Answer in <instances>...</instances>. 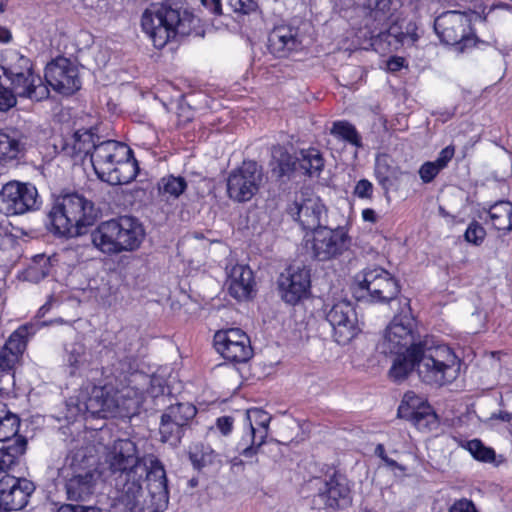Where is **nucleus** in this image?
<instances>
[{"instance_id": "1", "label": "nucleus", "mask_w": 512, "mask_h": 512, "mask_svg": "<svg viewBox=\"0 0 512 512\" xmlns=\"http://www.w3.org/2000/svg\"><path fill=\"white\" fill-rule=\"evenodd\" d=\"M105 464L131 512H161L169 502L164 465L155 455H139L136 443L117 439L107 447Z\"/></svg>"}, {"instance_id": "2", "label": "nucleus", "mask_w": 512, "mask_h": 512, "mask_svg": "<svg viewBox=\"0 0 512 512\" xmlns=\"http://www.w3.org/2000/svg\"><path fill=\"white\" fill-rule=\"evenodd\" d=\"M80 412L98 414L108 412L119 416H130L136 412L140 404L138 391L130 386L114 389L111 383L95 384L85 382L77 398Z\"/></svg>"}, {"instance_id": "3", "label": "nucleus", "mask_w": 512, "mask_h": 512, "mask_svg": "<svg viewBox=\"0 0 512 512\" xmlns=\"http://www.w3.org/2000/svg\"><path fill=\"white\" fill-rule=\"evenodd\" d=\"M90 163L96 176L110 185L130 183L139 170L131 148L115 140L99 142L91 154Z\"/></svg>"}, {"instance_id": "4", "label": "nucleus", "mask_w": 512, "mask_h": 512, "mask_svg": "<svg viewBox=\"0 0 512 512\" xmlns=\"http://www.w3.org/2000/svg\"><path fill=\"white\" fill-rule=\"evenodd\" d=\"M145 236L144 226L132 216L101 222L90 235L93 246L109 256L138 250Z\"/></svg>"}, {"instance_id": "5", "label": "nucleus", "mask_w": 512, "mask_h": 512, "mask_svg": "<svg viewBox=\"0 0 512 512\" xmlns=\"http://www.w3.org/2000/svg\"><path fill=\"white\" fill-rule=\"evenodd\" d=\"M97 213L94 204L78 193L59 197L48 214L50 230L63 237H74L92 225Z\"/></svg>"}, {"instance_id": "6", "label": "nucleus", "mask_w": 512, "mask_h": 512, "mask_svg": "<svg viewBox=\"0 0 512 512\" xmlns=\"http://www.w3.org/2000/svg\"><path fill=\"white\" fill-rule=\"evenodd\" d=\"M418 353V375L424 383L443 386L457 378L460 361L449 346L425 338L419 342Z\"/></svg>"}, {"instance_id": "7", "label": "nucleus", "mask_w": 512, "mask_h": 512, "mask_svg": "<svg viewBox=\"0 0 512 512\" xmlns=\"http://www.w3.org/2000/svg\"><path fill=\"white\" fill-rule=\"evenodd\" d=\"M90 460L83 450L70 451L58 469L68 500L86 501L94 494L98 477Z\"/></svg>"}, {"instance_id": "8", "label": "nucleus", "mask_w": 512, "mask_h": 512, "mask_svg": "<svg viewBox=\"0 0 512 512\" xmlns=\"http://www.w3.org/2000/svg\"><path fill=\"white\" fill-rule=\"evenodd\" d=\"M141 28L157 49L165 47L178 34L188 32L180 11L160 3H152L143 11Z\"/></svg>"}, {"instance_id": "9", "label": "nucleus", "mask_w": 512, "mask_h": 512, "mask_svg": "<svg viewBox=\"0 0 512 512\" xmlns=\"http://www.w3.org/2000/svg\"><path fill=\"white\" fill-rule=\"evenodd\" d=\"M434 29L443 43L455 46L461 52L475 45L471 16L466 12L442 13L435 19Z\"/></svg>"}, {"instance_id": "10", "label": "nucleus", "mask_w": 512, "mask_h": 512, "mask_svg": "<svg viewBox=\"0 0 512 512\" xmlns=\"http://www.w3.org/2000/svg\"><path fill=\"white\" fill-rule=\"evenodd\" d=\"M351 245V238L343 227L324 226L305 237L306 249L318 261H329L343 255Z\"/></svg>"}, {"instance_id": "11", "label": "nucleus", "mask_w": 512, "mask_h": 512, "mask_svg": "<svg viewBox=\"0 0 512 512\" xmlns=\"http://www.w3.org/2000/svg\"><path fill=\"white\" fill-rule=\"evenodd\" d=\"M355 283L361 291V297L367 295L375 302H389L400 291L396 279L387 270L377 266L359 272L355 276Z\"/></svg>"}, {"instance_id": "12", "label": "nucleus", "mask_w": 512, "mask_h": 512, "mask_svg": "<svg viewBox=\"0 0 512 512\" xmlns=\"http://www.w3.org/2000/svg\"><path fill=\"white\" fill-rule=\"evenodd\" d=\"M41 205L36 187L30 183L10 181L0 190V213L22 215L38 210Z\"/></svg>"}, {"instance_id": "13", "label": "nucleus", "mask_w": 512, "mask_h": 512, "mask_svg": "<svg viewBox=\"0 0 512 512\" xmlns=\"http://www.w3.org/2000/svg\"><path fill=\"white\" fill-rule=\"evenodd\" d=\"M263 184L262 168L255 161H244L227 177V194L234 202L250 201Z\"/></svg>"}, {"instance_id": "14", "label": "nucleus", "mask_w": 512, "mask_h": 512, "mask_svg": "<svg viewBox=\"0 0 512 512\" xmlns=\"http://www.w3.org/2000/svg\"><path fill=\"white\" fill-rule=\"evenodd\" d=\"M287 213L302 227L311 231L324 227L327 222V208L317 195L310 191H301L287 207Z\"/></svg>"}, {"instance_id": "15", "label": "nucleus", "mask_w": 512, "mask_h": 512, "mask_svg": "<svg viewBox=\"0 0 512 512\" xmlns=\"http://www.w3.org/2000/svg\"><path fill=\"white\" fill-rule=\"evenodd\" d=\"M325 318L332 328L334 340L340 345L349 343L361 331L355 307L348 300L328 305Z\"/></svg>"}, {"instance_id": "16", "label": "nucleus", "mask_w": 512, "mask_h": 512, "mask_svg": "<svg viewBox=\"0 0 512 512\" xmlns=\"http://www.w3.org/2000/svg\"><path fill=\"white\" fill-rule=\"evenodd\" d=\"M214 346L225 360L233 363H245L253 355L250 338L239 328L216 332Z\"/></svg>"}, {"instance_id": "17", "label": "nucleus", "mask_w": 512, "mask_h": 512, "mask_svg": "<svg viewBox=\"0 0 512 512\" xmlns=\"http://www.w3.org/2000/svg\"><path fill=\"white\" fill-rule=\"evenodd\" d=\"M415 341V320L410 315H398L387 326L384 338L380 343L383 353L404 352L417 345Z\"/></svg>"}, {"instance_id": "18", "label": "nucleus", "mask_w": 512, "mask_h": 512, "mask_svg": "<svg viewBox=\"0 0 512 512\" xmlns=\"http://www.w3.org/2000/svg\"><path fill=\"white\" fill-rule=\"evenodd\" d=\"M47 83L63 95H71L81 88L78 67L65 57L50 62L45 68Z\"/></svg>"}, {"instance_id": "19", "label": "nucleus", "mask_w": 512, "mask_h": 512, "mask_svg": "<svg viewBox=\"0 0 512 512\" xmlns=\"http://www.w3.org/2000/svg\"><path fill=\"white\" fill-rule=\"evenodd\" d=\"M304 41L303 26L281 24L269 33L268 49L275 57L285 58L302 51Z\"/></svg>"}, {"instance_id": "20", "label": "nucleus", "mask_w": 512, "mask_h": 512, "mask_svg": "<svg viewBox=\"0 0 512 512\" xmlns=\"http://www.w3.org/2000/svg\"><path fill=\"white\" fill-rule=\"evenodd\" d=\"M34 490V484L26 478L4 474L0 479V508L5 511L23 509Z\"/></svg>"}, {"instance_id": "21", "label": "nucleus", "mask_w": 512, "mask_h": 512, "mask_svg": "<svg viewBox=\"0 0 512 512\" xmlns=\"http://www.w3.org/2000/svg\"><path fill=\"white\" fill-rule=\"evenodd\" d=\"M278 284L281 298L294 305L310 292V270L305 266H290L287 273L280 276Z\"/></svg>"}, {"instance_id": "22", "label": "nucleus", "mask_w": 512, "mask_h": 512, "mask_svg": "<svg viewBox=\"0 0 512 512\" xmlns=\"http://www.w3.org/2000/svg\"><path fill=\"white\" fill-rule=\"evenodd\" d=\"M352 501L351 485L346 476L334 473L322 483L314 502L327 508H343Z\"/></svg>"}, {"instance_id": "23", "label": "nucleus", "mask_w": 512, "mask_h": 512, "mask_svg": "<svg viewBox=\"0 0 512 512\" xmlns=\"http://www.w3.org/2000/svg\"><path fill=\"white\" fill-rule=\"evenodd\" d=\"M398 416L412 422L419 430L430 428L436 423L430 405L413 391L404 394L398 407Z\"/></svg>"}, {"instance_id": "24", "label": "nucleus", "mask_w": 512, "mask_h": 512, "mask_svg": "<svg viewBox=\"0 0 512 512\" xmlns=\"http://www.w3.org/2000/svg\"><path fill=\"white\" fill-rule=\"evenodd\" d=\"M226 270L229 294L237 300L249 299L255 285L250 267L245 264H230Z\"/></svg>"}, {"instance_id": "25", "label": "nucleus", "mask_w": 512, "mask_h": 512, "mask_svg": "<svg viewBox=\"0 0 512 512\" xmlns=\"http://www.w3.org/2000/svg\"><path fill=\"white\" fill-rule=\"evenodd\" d=\"M99 140V136L92 130H78L64 142L62 152L76 162H83L87 158L91 162V154L98 146Z\"/></svg>"}, {"instance_id": "26", "label": "nucleus", "mask_w": 512, "mask_h": 512, "mask_svg": "<svg viewBox=\"0 0 512 512\" xmlns=\"http://www.w3.org/2000/svg\"><path fill=\"white\" fill-rule=\"evenodd\" d=\"M12 91L17 97L27 98L32 101H42L49 96V89L39 74L34 70L22 74L18 81H9Z\"/></svg>"}, {"instance_id": "27", "label": "nucleus", "mask_w": 512, "mask_h": 512, "mask_svg": "<svg viewBox=\"0 0 512 512\" xmlns=\"http://www.w3.org/2000/svg\"><path fill=\"white\" fill-rule=\"evenodd\" d=\"M419 343L404 352L394 353L396 358L389 370L390 377L395 381L404 380L419 363Z\"/></svg>"}, {"instance_id": "28", "label": "nucleus", "mask_w": 512, "mask_h": 512, "mask_svg": "<svg viewBox=\"0 0 512 512\" xmlns=\"http://www.w3.org/2000/svg\"><path fill=\"white\" fill-rule=\"evenodd\" d=\"M25 137L16 130L0 131V162L7 163L23 155Z\"/></svg>"}, {"instance_id": "29", "label": "nucleus", "mask_w": 512, "mask_h": 512, "mask_svg": "<svg viewBox=\"0 0 512 512\" xmlns=\"http://www.w3.org/2000/svg\"><path fill=\"white\" fill-rule=\"evenodd\" d=\"M2 71L8 81L17 80L22 74L34 70L31 60L16 50H8L3 56Z\"/></svg>"}, {"instance_id": "30", "label": "nucleus", "mask_w": 512, "mask_h": 512, "mask_svg": "<svg viewBox=\"0 0 512 512\" xmlns=\"http://www.w3.org/2000/svg\"><path fill=\"white\" fill-rule=\"evenodd\" d=\"M91 357V353L84 344L80 342L70 344L66 348L65 355V363L70 375L75 376L88 370L92 365Z\"/></svg>"}, {"instance_id": "31", "label": "nucleus", "mask_w": 512, "mask_h": 512, "mask_svg": "<svg viewBox=\"0 0 512 512\" xmlns=\"http://www.w3.org/2000/svg\"><path fill=\"white\" fill-rule=\"evenodd\" d=\"M27 441L22 436L14 438L13 443L3 444L0 448V473L8 474L14 470L26 451Z\"/></svg>"}, {"instance_id": "32", "label": "nucleus", "mask_w": 512, "mask_h": 512, "mask_svg": "<svg viewBox=\"0 0 512 512\" xmlns=\"http://www.w3.org/2000/svg\"><path fill=\"white\" fill-rule=\"evenodd\" d=\"M493 227L504 234L512 230V203L500 201L492 205L488 211Z\"/></svg>"}, {"instance_id": "33", "label": "nucleus", "mask_w": 512, "mask_h": 512, "mask_svg": "<svg viewBox=\"0 0 512 512\" xmlns=\"http://www.w3.org/2000/svg\"><path fill=\"white\" fill-rule=\"evenodd\" d=\"M259 433L254 428L244 426V432L238 440L235 450L239 456L253 458L258 454L259 449L265 444L266 439L258 437Z\"/></svg>"}, {"instance_id": "34", "label": "nucleus", "mask_w": 512, "mask_h": 512, "mask_svg": "<svg viewBox=\"0 0 512 512\" xmlns=\"http://www.w3.org/2000/svg\"><path fill=\"white\" fill-rule=\"evenodd\" d=\"M272 172L277 177L289 175L297 167L296 157L291 156L282 146L272 148Z\"/></svg>"}, {"instance_id": "35", "label": "nucleus", "mask_w": 512, "mask_h": 512, "mask_svg": "<svg viewBox=\"0 0 512 512\" xmlns=\"http://www.w3.org/2000/svg\"><path fill=\"white\" fill-rule=\"evenodd\" d=\"M270 421L271 416L260 408H250L245 412L244 426L254 428L261 442L268 437Z\"/></svg>"}, {"instance_id": "36", "label": "nucleus", "mask_w": 512, "mask_h": 512, "mask_svg": "<svg viewBox=\"0 0 512 512\" xmlns=\"http://www.w3.org/2000/svg\"><path fill=\"white\" fill-rule=\"evenodd\" d=\"M297 165L306 174H319L324 167L321 153L315 148L303 149L296 156Z\"/></svg>"}, {"instance_id": "37", "label": "nucleus", "mask_w": 512, "mask_h": 512, "mask_svg": "<svg viewBox=\"0 0 512 512\" xmlns=\"http://www.w3.org/2000/svg\"><path fill=\"white\" fill-rule=\"evenodd\" d=\"M157 186L159 195L166 200L177 199L186 190L187 181L181 176L168 175L162 177Z\"/></svg>"}, {"instance_id": "38", "label": "nucleus", "mask_w": 512, "mask_h": 512, "mask_svg": "<svg viewBox=\"0 0 512 512\" xmlns=\"http://www.w3.org/2000/svg\"><path fill=\"white\" fill-rule=\"evenodd\" d=\"M19 425V418L15 414L5 411V405L0 404V442L3 444L13 443Z\"/></svg>"}, {"instance_id": "39", "label": "nucleus", "mask_w": 512, "mask_h": 512, "mask_svg": "<svg viewBox=\"0 0 512 512\" xmlns=\"http://www.w3.org/2000/svg\"><path fill=\"white\" fill-rule=\"evenodd\" d=\"M196 414V407L193 404L186 402L170 405L162 415L186 428Z\"/></svg>"}, {"instance_id": "40", "label": "nucleus", "mask_w": 512, "mask_h": 512, "mask_svg": "<svg viewBox=\"0 0 512 512\" xmlns=\"http://www.w3.org/2000/svg\"><path fill=\"white\" fill-rule=\"evenodd\" d=\"M375 176L382 187H386L391 178H397L399 169L391 164L388 154H378L375 159Z\"/></svg>"}, {"instance_id": "41", "label": "nucleus", "mask_w": 512, "mask_h": 512, "mask_svg": "<svg viewBox=\"0 0 512 512\" xmlns=\"http://www.w3.org/2000/svg\"><path fill=\"white\" fill-rule=\"evenodd\" d=\"M184 431L185 427L181 424L166 418L164 415L161 416L159 433L162 442L177 445L180 442Z\"/></svg>"}, {"instance_id": "42", "label": "nucleus", "mask_w": 512, "mask_h": 512, "mask_svg": "<svg viewBox=\"0 0 512 512\" xmlns=\"http://www.w3.org/2000/svg\"><path fill=\"white\" fill-rule=\"evenodd\" d=\"M331 134L348 142L355 147H361V137L356 128L347 121H336L331 128Z\"/></svg>"}, {"instance_id": "43", "label": "nucleus", "mask_w": 512, "mask_h": 512, "mask_svg": "<svg viewBox=\"0 0 512 512\" xmlns=\"http://www.w3.org/2000/svg\"><path fill=\"white\" fill-rule=\"evenodd\" d=\"M460 446L468 450L476 460L492 462L495 459V451L490 447H486L479 439L462 440Z\"/></svg>"}, {"instance_id": "44", "label": "nucleus", "mask_w": 512, "mask_h": 512, "mask_svg": "<svg viewBox=\"0 0 512 512\" xmlns=\"http://www.w3.org/2000/svg\"><path fill=\"white\" fill-rule=\"evenodd\" d=\"M189 458L196 469H201L214 462L216 453L210 447L197 444L191 448Z\"/></svg>"}, {"instance_id": "45", "label": "nucleus", "mask_w": 512, "mask_h": 512, "mask_svg": "<svg viewBox=\"0 0 512 512\" xmlns=\"http://www.w3.org/2000/svg\"><path fill=\"white\" fill-rule=\"evenodd\" d=\"M25 335H28V327L22 326L18 328L9 336L8 340L2 348H4L6 351L15 353L16 357L19 358L26 346L24 339Z\"/></svg>"}, {"instance_id": "46", "label": "nucleus", "mask_w": 512, "mask_h": 512, "mask_svg": "<svg viewBox=\"0 0 512 512\" xmlns=\"http://www.w3.org/2000/svg\"><path fill=\"white\" fill-rule=\"evenodd\" d=\"M390 0H379L374 9L371 10L369 18L375 20L373 33H381L387 19L389 18Z\"/></svg>"}, {"instance_id": "47", "label": "nucleus", "mask_w": 512, "mask_h": 512, "mask_svg": "<svg viewBox=\"0 0 512 512\" xmlns=\"http://www.w3.org/2000/svg\"><path fill=\"white\" fill-rule=\"evenodd\" d=\"M233 12L241 15H250L258 12L259 6L256 0H227Z\"/></svg>"}, {"instance_id": "48", "label": "nucleus", "mask_w": 512, "mask_h": 512, "mask_svg": "<svg viewBox=\"0 0 512 512\" xmlns=\"http://www.w3.org/2000/svg\"><path fill=\"white\" fill-rule=\"evenodd\" d=\"M464 236L467 242L480 245L485 239L486 231L478 222L473 221L468 225Z\"/></svg>"}, {"instance_id": "49", "label": "nucleus", "mask_w": 512, "mask_h": 512, "mask_svg": "<svg viewBox=\"0 0 512 512\" xmlns=\"http://www.w3.org/2000/svg\"><path fill=\"white\" fill-rule=\"evenodd\" d=\"M441 170L435 161H428L421 165L419 176L424 183H430Z\"/></svg>"}, {"instance_id": "50", "label": "nucleus", "mask_w": 512, "mask_h": 512, "mask_svg": "<svg viewBox=\"0 0 512 512\" xmlns=\"http://www.w3.org/2000/svg\"><path fill=\"white\" fill-rule=\"evenodd\" d=\"M418 25L416 24V22H409L405 28V31H402L399 35V40L403 43V44H408V45H412L414 44L415 42L418 41L420 35H419V32H418Z\"/></svg>"}, {"instance_id": "51", "label": "nucleus", "mask_w": 512, "mask_h": 512, "mask_svg": "<svg viewBox=\"0 0 512 512\" xmlns=\"http://www.w3.org/2000/svg\"><path fill=\"white\" fill-rule=\"evenodd\" d=\"M16 95L12 89L0 86V111L5 112L16 105Z\"/></svg>"}, {"instance_id": "52", "label": "nucleus", "mask_w": 512, "mask_h": 512, "mask_svg": "<svg viewBox=\"0 0 512 512\" xmlns=\"http://www.w3.org/2000/svg\"><path fill=\"white\" fill-rule=\"evenodd\" d=\"M19 358L16 354L10 351H6L4 348L0 349V372H10L14 369L15 364Z\"/></svg>"}, {"instance_id": "53", "label": "nucleus", "mask_w": 512, "mask_h": 512, "mask_svg": "<svg viewBox=\"0 0 512 512\" xmlns=\"http://www.w3.org/2000/svg\"><path fill=\"white\" fill-rule=\"evenodd\" d=\"M354 194L360 199H371L373 184L367 179H361L356 183Z\"/></svg>"}, {"instance_id": "54", "label": "nucleus", "mask_w": 512, "mask_h": 512, "mask_svg": "<svg viewBox=\"0 0 512 512\" xmlns=\"http://www.w3.org/2000/svg\"><path fill=\"white\" fill-rule=\"evenodd\" d=\"M234 427V418L231 416H221L216 419L215 428L223 435L229 436Z\"/></svg>"}, {"instance_id": "55", "label": "nucleus", "mask_w": 512, "mask_h": 512, "mask_svg": "<svg viewBox=\"0 0 512 512\" xmlns=\"http://www.w3.org/2000/svg\"><path fill=\"white\" fill-rule=\"evenodd\" d=\"M455 154V148L452 145H448L445 148H443L437 159L435 160V163L440 167L442 170L447 167L448 163L451 161Z\"/></svg>"}, {"instance_id": "56", "label": "nucleus", "mask_w": 512, "mask_h": 512, "mask_svg": "<svg viewBox=\"0 0 512 512\" xmlns=\"http://www.w3.org/2000/svg\"><path fill=\"white\" fill-rule=\"evenodd\" d=\"M449 512H478L474 503L466 498L455 501Z\"/></svg>"}, {"instance_id": "57", "label": "nucleus", "mask_w": 512, "mask_h": 512, "mask_svg": "<svg viewBox=\"0 0 512 512\" xmlns=\"http://www.w3.org/2000/svg\"><path fill=\"white\" fill-rule=\"evenodd\" d=\"M202 5L213 15L222 14L221 0H201Z\"/></svg>"}, {"instance_id": "58", "label": "nucleus", "mask_w": 512, "mask_h": 512, "mask_svg": "<svg viewBox=\"0 0 512 512\" xmlns=\"http://www.w3.org/2000/svg\"><path fill=\"white\" fill-rule=\"evenodd\" d=\"M404 58L402 57H391L387 61V68L389 71L396 72L404 66Z\"/></svg>"}, {"instance_id": "59", "label": "nucleus", "mask_w": 512, "mask_h": 512, "mask_svg": "<svg viewBox=\"0 0 512 512\" xmlns=\"http://www.w3.org/2000/svg\"><path fill=\"white\" fill-rule=\"evenodd\" d=\"M409 9L415 16H420L424 9V3L422 0H410Z\"/></svg>"}, {"instance_id": "60", "label": "nucleus", "mask_w": 512, "mask_h": 512, "mask_svg": "<svg viewBox=\"0 0 512 512\" xmlns=\"http://www.w3.org/2000/svg\"><path fill=\"white\" fill-rule=\"evenodd\" d=\"M362 218L366 222L375 223L377 221L376 212L371 208L362 211Z\"/></svg>"}, {"instance_id": "61", "label": "nucleus", "mask_w": 512, "mask_h": 512, "mask_svg": "<svg viewBox=\"0 0 512 512\" xmlns=\"http://www.w3.org/2000/svg\"><path fill=\"white\" fill-rule=\"evenodd\" d=\"M82 510V505L63 504L58 508L57 512H79Z\"/></svg>"}, {"instance_id": "62", "label": "nucleus", "mask_w": 512, "mask_h": 512, "mask_svg": "<svg viewBox=\"0 0 512 512\" xmlns=\"http://www.w3.org/2000/svg\"><path fill=\"white\" fill-rule=\"evenodd\" d=\"M383 462L392 469H398L400 471H405V467L401 464L397 463L395 460L389 458L388 456L383 460Z\"/></svg>"}, {"instance_id": "63", "label": "nucleus", "mask_w": 512, "mask_h": 512, "mask_svg": "<svg viewBox=\"0 0 512 512\" xmlns=\"http://www.w3.org/2000/svg\"><path fill=\"white\" fill-rule=\"evenodd\" d=\"M12 38V35L9 30L0 27V42L8 43Z\"/></svg>"}, {"instance_id": "64", "label": "nucleus", "mask_w": 512, "mask_h": 512, "mask_svg": "<svg viewBox=\"0 0 512 512\" xmlns=\"http://www.w3.org/2000/svg\"><path fill=\"white\" fill-rule=\"evenodd\" d=\"M494 417L504 422H510L512 420V414L506 411H501Z\"/></svg>"}]
</instances>
